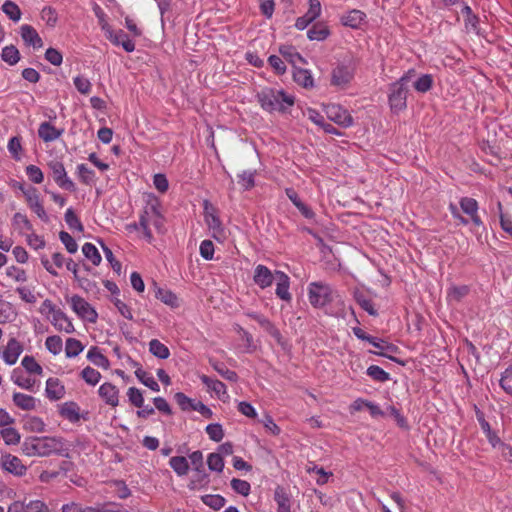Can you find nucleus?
<instances>
[{"label": "nucleus", "instance_id": "nucleus-45", "mask_svg": "<svg viewBox=\"0 0 512 512\" xmlns=\"http://www.w3.org/2000/svg\"><path fill=\"white\" fill-rule=\"evenodd\" d=\"M0 434L7 445H16L20 442V433L13 427H5Z\"/></svg>", "mask_w": 512, "mask_h": 512}, {"label": "nucleus", "instance_id": "nucleus-53", "mask_svg": "<svg viewBox=\"0 0 512 512\" xmlns=\"http://www.w3.org/2000/svg\"><path fill=\"white\" fill-rule=\"evenodd\" d=\"M59 238L69 253L74 254L77 252L78 244L69 233L61 231L59 233Z\"/></svg>", "mask_w": 512, "mask_h": 512}, {"label": "nucleus", "instance_id": "nucleus-44", "mask_svg": "<svg viewBox=\"0 0 512 512\" xmlns=\"http://www.w3.org/2000/svg\"><path fill=\"white\" fill-rule=\"evenodd\" d=\"M21 365L30 374L42 375L43 373V368L41 367L40 364L37 363L33 356H24V358L21 361Z\"/></svg>", "mask_w": 512, "mask_h": 512}, {"label": "nucleus", "instance_id": "nucleus-6", "mask_svg": "<svg viewBox=\"0 0 512 512\" xmlns=\"http://www.w3.org/2000/svg\"><path fill=\"white\" fill-rule=\"evenodd\" d=\"M71 309L81 319L90 323H95L98 318L96 310L81 296L73 295L67 299Z\"/></svg>", "mask_w": 512, "mask_h": 512}, {"label": "nucleus", "instance_id": "nucleus-49", "mask_svg": "<svg viewBox=\"0 0 512 512\" xmlns=\"http://www.w3.org/2000/svg\"><path fill=\"white\" fill-rule=\"evenodd\" d=\"M137 378L147 387H149L151 390L158 392L160 390L159 384L156 382V380L149 375L147 372L138 369L135 372Z\"/></svg>", "mask_w": 512, "mask_h": 512}, {"label": "nucleus", "instance_id": "nucleus-27", "mask_svg": "<svg viewBox=\"0 0 512 512\" xmlns=\"http://www.w3.org/2000/svg\"><path fill=\"white\" fill-rule=\"evenodd\" d=\"M23 428L32 433H43L46 430V424L42 418L34 415H26L22 419Z\"/></svg>", "mask_w": 512, "mask_h": 512}, {"label": "nucleus", "instance_id": "nucleus-61", "mask_svg": "<svg viewBox=\"0 0 512 512\" xmlns=\"http://www.w3.org/2000/svg\"><path fill=\"white\" fill-rule=\"evenodd\" d=\"M307 472L316 473V475H318L316 482L319 485L327 483L328 478L332 475V473L326 472L322 467H318L317 465L307 467Z\"/></svg>", "mask_w": 512, "mask_h": 512}, {"label": "nucleus", "instance_id": "nucleus-59", "mask_svg": "<svg viewBox=\"0 0 512 512\" xmlns=\"http://www.w3.org/2000/svg\"><path fill=\"white\" fill-rule=\"evenodd\" d=\"M73 82L79 93L87 95L91 92L92 85L86 77L76 76Z\"/></svg>", "mask_w": 512, "mask_h": 512}, {"label": "nucleus", "instance_id": "nucleus-38", "mask_svg": "<svg viewBox=\"0 0 512 512\" xmlns=\"http://www.w3.org/2000/svg\"><path fill=\"white\" fill-rule=\"evenodd\" d=\"M149 351L157 358L167 359L170 356V351L166 345L157 339H152L149 342Z\"/></svg>", "mask_w": 512, "mask_h": 512}, {"label": "nucleus", "instance_id": "nucleus-48", "mask_svg": "<svg viewBox=\"0 0 512 512\" xmlns=\"http://www.w3.org/2000/svg\"><path fill=\"white\" fill-rule=\"evenodd\" d=\"M45 346L53 355H58L63 349V342L60 336L53 335L46 338Z\"/></svg>", "mask_w": 512, "mask_h": 512}, {"label": "nucleus", "instance_id": "nucleus-63", "mask_svg": "<svg viewBox=\"0 0 512 512\" xmlns=\"http://www.w3.org/2000/svg\"><path fill=\"white\" fill-rule=\"evenodd\" d=\"M231 486L237 493L243 496H247L251 488L247 481L236 478L232 479Z\"/></svg>", "mask_w": 512, "mask_h": 512}, {"label": "nucleus", "instance_id": "nucleus-34", "mask_svg": "<svg viewBox=\"0 0 512 512\" xmlns=\"http://www.w3.org/2000/svg\"><path fill=\"white\" fill-rule=\"evenodd\" d=\"M1 59L13 66L20 60V52L14 45L5 46L1 52Z\"/></svg>", "mask_w": 512, "mask_h": 512}, {"label": "nucleus", "instance_id": "nucleus-58", "mask_svg": "<svg viewBox=\"0 0 512 512\" xmlns=\"http://www.w3.org/2000/svg\"><path fill=\"white\" fill-rule=\"evenodd\" d=\"M206 433L208 434L209 438L215 442L221 441L224 437L222 426L218 423L209 424L206 427Z\"/></svg>", "mask_w": 512, "mask_h": 512}, {"label": "nucleus", "instance_id": "nucleus-41", "mask_svg": "<svg viewBox=\"0 0 512 512\" xmlns=\"http://www.w3.org/2000/svg\"><path fill=\"white\" fill-rule=\"evenodd\" d=\"M2 11L14 22L19 21L21 18L22 13L19 6L11 0H6L3 3Z\"/></svg>", "mask_w": 512, "mask_h": 512}, {"label": "nucleus", "instance_id": "nucleus-10", "mask_svg": "<svg viewBox=\"0 0 512 512\" xmlns=\"http://www.w3.org/2000/svg\"><path fill=\"white\" fill-rule=\"evenodd\" d=\"M8 512H49V509L41 500L25 498L22 501H15L10 504Z\"/></svg>", "mask_w": 512, "mask_h": 512}, {"label": "nucleus", "instance_id": "nucleus-36", "mask_svg": "<svg viewBox=\"0 0 512 512\" xmlns=\"http://www.w3.org/2000/svg\"><path fill=\"white\" fill-rule=\"evenodd\" d=\"M469 293V287L466 285L462 286H451L447 290V300L452 302H459Z\"/></svg>", "mask_w": 512, "mask_h": 512}, {"label": "nucleus", "instance_id": "nucleus-4", "mask_svg": "<svg viewBox=\"0 0 512 512\" xmlns=\"http://www.w3.org/2000/svg\"><path fill=\"white\" fill-rule=\"evenodd\" d=\"M337 296V291L327 283L312 282L308 286L309 302L315 308L331 303Z\"/></svg>", "mask_w": 512, "mask_h": 512}, {"label": "nucleus", "instance_id": "nucleus-52", "mask_svg": "<svg viewBox=\"0 0 512 512\" xmlns=\"http://www.w3.org/2000/svg\"><path fill=\"white\" fill-rule=\"evenodd\" d=\"M211 365L214 368V370L217 371L226 380L232 382L237 380V374L234 371L229 370L223 363L211 362Z\"/></svg>", "mask_w": 512, "mask_h": 512}, {"label": "nucleus", "instance_id": "nucleus-1", "mask_svg": "<svg viewBox=\"0 0 512 512\" xmlns=\"http://www.w3.org/2000/svg\"><path fill=\"white\" fill-rule=\"evenodd\" d=\"M21 450L23 454L29 457H45L61 453L64 450V441L60 437H31L25 439Z\"/></svg>", "mask_w": 512, "mask_h": 512}, {"label": "nucleus", "instance_id": "nucleus-9", "mask_svg": "<svg viewBox=\"0 0 512 512\" xmlns=\"http://www.w3.org/2000/svg\"><path fill=\"white\" fill-rule=\"evenodd\" d=\"M327 117L335 122L336 124L347 128L353 124V118L351 114L340 105L331 104L326 107Z\"/></svg>", "mask_w": 512, "mask_h": 512}, {"label": "nucleus", "instance_id": "nucleus-28", "mask_svg": "<svg viewBox=\"0 0 512 512\" xmlns=\"http://www.w3.org/2000/svg\"><path fill=\"white\" fill-rule=\"evenodd\" d=\"M11 380L15 385L22 389L34 391L36 380L25 376L23 372L18 368L12 371Z\"/></svg>", "mask_w": 512, "mask_h": 512}, {"label": "nucleus", "instance_id": "nucleus-56", "mask_svg": "<svg viewBox=\"0 0 512 512\" xmlns=\"http://www.w3.org/2000/svg\"><path fill=\"white\" fill-rule=\"evenodd\" d=\"M202 501L215 510H219L225 505V499L220 495H205L202 497Z\"/></svg>", "mask_w": 512, "mask_h": 512}, {"label": "nucleus", "instance_id": "nucleus-21", "mask_svg": "<svg viewBox=\"0 0 512 512\" xmlns=\"http://www.w3.org/2000/svg\"><path fill=\"white\" fill-rule=\"evenodd\" d=\"M64 129L56 128L51 122L45 121L39 125L38 136L44 142H52L62 136Z\"/></svg>", "mask_w": 512, "mask_h": 512}, {"label": "nucleus", "instance_id": "nucleus-23", "mask_svg": "<svg viewBox=\"0 0 512 512\" xmlns=\"http://www.w3.org/2000/svg\"><path fill=\"white\" fill-rule=\"evenodd\" d=\"M202 383L208 388L209 391L213 392L217 398L220 400H225L229 398V395L226 390V386L223 382L212 379L206 375L200 376Z\"/></svg>", "mask_w": 512, "mask_h": 512}, {"label": "nucleus", "instance_id": "nucleus-33", "mask_svg": "<svg viewBox=\"0 0 512 512\" xmlns=\"http://www.w3.org/2000/svg\"><path fill=\"white\" fill-rule=\"evenodd\" d=\"M87 359L94 365L107 369L110 362L106 356H104L97 346H92L87 353Z\"/></svg>", "mask_w": 512, "mask_h": 512}, {"label": "nucleus", "instance_id": "nucleus-37", "mask_svg": "<svg viewBox=\"0 0 512 512\" xmlns=\"http://www.w3.org/2000/svg\"><path fill=\"white\" fill-rule=\"evenodd\" d=\"M84 350V345L75 338H68L65 343V355L67 358H74Z\"/></svg>", "mask_w": 512, "mask_h": 512}, {"label": "nucleus", "instance_id": "nucleus-15", "mask_svg": "<svg viewBox=\"0 0 512 512\" xmlns=\"http://www.w3.org/2000/svg\"><path fill=\"white\" fill-rule=\"evenodd\" d=\"M1 466L4 470L16 476H22L27 471V468L22 461L11 454L2 455Z\"/></svg>", "mask_w": 512, "mask_h": 512}, {"label": "nucleus", "instance_id": "nucleus-2", "mask_svg": "<svg viewBox=\"0 0 512 512\" xmlns=\"http://www.w3.org/2000/svg\"><path fill=\"white\" fill-rule=\"evenodd\" d=\"M256 99L261 108L270 113L274 111L285 113L295 102L293 96L273 88L262 89L256 94Z\"/></svg>", "mask_w": 512, "mask_h": 512}, {"label": "nucleus", "instance_id": "nucleus-29", "mask_svg": "<svg viewBox=\"0 0 512 512\" xmlns=\"http://www.w3.org/2000/svg\"><path fill=\"white\" fill-rule=\"evenodd\" d=\"M248 317L255 320L266 332H268L275 339H280L281 334L279 330L270 322L268 318L258 313H248Z\"/></svg>", "mask_w": 512, "mask_h": 512}, {"label": "nucleus", "instance_id": "nucleus-5", "mask_svg": "<svg viewBox=\"0 0 512 512\" xmlns=\"http://www.w3.org/2000/svg\"><path fill=\"white\" fill-rule=\"evenodd\" d=\"M48 168L54 182L62 189L69 192H76L75 183L68 177L66 169L61 161L51 160L48 162Z\"/></svg>", "mask_w": 512, "mask_h": 512}, {"label": "nucleus", "instance_id": "nucleus-57", "mask_svg": "<svg viewBox=\"0 0 512 512\" xmlns=\"http://www.w3.org/2000/svg\"><path fill=\"white\" fill-rule=\"evenodd\" d=\"M26 174L29 180L35 184H40L44 180V175L42 170L35 165H29L26 167Z\"/></svg>", "mask_w": 512, "mask_h": 512}, {"label": "nucleus", "instance_id": "nucleus-64", "mask_svg": "<svg viewBox=\"0 0 512 512\" xmlns=\"http://www.w3.org/2000/svg\"><path fill=\"white\" fill-rule=\"evenodd\" d=\"M113 304L117 308L118 312L126 319L133 320V314L131 308L125 304L119 298L113 299Z\"/></svg>", "mask_w": 512, "mask_h": 512}, {"label": "nucleus", "instance_id": "nucleus-60", "mask_svg": "<svg viewBox=\"0 0 512 512\" xmlns=\"http://www.w3.org/2000/svg\"><path fill=\"white\" fill-rule=\"evenodd\" d=\"M255 174L254 171H244L242 174H240L238 183L246 190L251 189L255 185Z\"/></svg>", "mask_w": 512, "mask_h": 512}, {"label": "nucleus", "instance_id": "nucleus-22", "mask_svg": "<svg viewBox=\"0 0 512 512\" xmlns=\"http://www.w3.org/2000/svg\"><path fill=\"white\" fill-rule=\"evenodd\" d=\"M20 35L27 46H33V48H41L43 46L41 37L31 25H22L20 27Z\"/></svg>", "mask_w": 512, "mask_h": 512}, {"label": "nucleus", "instance_id": "nucleus-20", "mask_svg": "<svg viewBox=\"0 0 512 512\" xmlns=\"http://www.w3.org/2000/svg\"><path fill=\"white\" fill-rule=\"evenodd\" d=\"M49 320L58 331H63L67 334L73 333L75 331L72 321L60 308Z\"/></svg>", "mask_w": 512, "mask_h": 512}, {"label": "nucleus", "instance_id": "nucleus-7", "mask_svg": "<svg viewBox=\"0 0 512 512\" xmlns=\"http://www.w3.org/2000/svg\"><path fill=\"white\" fill-rule=\"evenodd\" d=\"M164 220L163 206L160 201L156 197L149 199L144 207L139 224H161Z\"/></svg>", "mask_w": 512, "mask_h": 512}, {"label": "nucleus", "instance_id": "nucleus-42", "mask_svg": "<svg viewBox=\"0 0 512 512\" xmlns=\"http://www.w3.org/2000/svg\"><path fill=\"white\" fill-rule=\"evenodd\" d=\"M84 256L92 262L93 265L98 266L101 263L102 257L95 245L85 243L82 247Z\"/></svg>", "mask_w": 512, "mask_h": 512}, {"label": "nucleus", "instance_id": "nucleus-47", "mask_svg": "<svg viewBox=\"0 0 512 512\" xmlns=\"http://www.w3.org/2000/svg\"><path fill=\"white\" fill-rule=\"evenodd\" d=\"M82 379L89 385L95 386L101 379V374L96 369L87 366L81 372Z\"/></svg>", "mask_w": 512, "mask_h": 512}, {"label": "nucleus", "instance_id": "nucleus-30", "mask_svg": "<svg viewBox=\"0 0 512 512\" xmlns=\"http://www.w3.org/2000/svg\"><path fill=\"white\" fill-rule=\"evenodd\" d=\"M277 276V287H276V295L285 301H289L291 299V294L289 293V278L286 274L282 272H276Z\"/></svg>", "mask_w": 512, "mask_h": 512}, {"label": "nucleus", "instance_id": "nucleus-18", "mask_svg": "<svg viewBox=\"0 0 512 512\" xmlns=\"http://www.w3.org/2000/svg\"><path fill=\"white\" fill-rule=\"evenodd\" d=\"M65 387L58 378H48L46 381L45 395L51 401H58L65 396Z\"/></svg>", "mask_w": 512, "mask_h": 512}, {"label": "nucleus", "instance_id": "nucleus-16", "mask_svg": "<svg viewBox=\"0 0 512 512\" xmlns=\"http://www.w3.org/2000/svg\"><path fill=\"white\" fill-rule=\"evenodd\" d=\"M342 25L352 28L360 29L361 26L366 22V14L358 9H352L346 14L341 16Z\"/></svg>", "mask_w": 512, "mask_h": 512}, {"label": "nucleus", "instance_id": "nucleus-40", "mask_svg": "<svg viewBox=\"0 0 512 512\" xmlns=\"http://www.w3.org/2000/svg\"><path fill=\"white\" fill-rule=\"evenodd\" d=\"M77 174L79 180L85 185H93L96 177L95 172L89 169L85 164H79L77 166Z\"/></svg>", "mask_w": 512, "mask_h": 512}, {"label": "nucleus", "instance_id": "nucleus-39", "mask_svg": "<svg viewBox=\"0 0 512 512\" xmlns=\"http://www.w3.org/2000/svg\"><path fill=\"white\" fill-rule=\"evenodd\" d=\"M171 468L179 475L184 476L187 474L189 470V464L185 457L183 456H175L172 457L169 461Z\"/></svg>", "mask_w": 512, "mask_h": 512}, {"label": "nucleus", "instance_id": "nucleus-13", "mask_svg": "<svg viewBox=\"0 0 512 512\" xmlns=\"http://www.w3.org/2000/svg\"><path fill=\"white\" fill-rule=\"evenodd\" d=\"M25 197L30 209L37 214L39 219L43 222L48 221V216L41 203L39 193L36 188H30L25 192Z\"/></svg>", "mask_w": 512, "mask_h": 512}, {"label": "nucleus", "instance_id": "nucleus-3", "mask_svg": "<svg viewBox=\"0 0 512 512\" xmlns=\"http://www.w3.org/2000/svg\"><path fill=\"white\" fill-rule=\"evenodd\" d=\"M415 70L410 69L388 88V103L393 113H399L407 107L408 85Z\"/></svg>", "mask_w": 512, "mask_h": 512}, {"label": "nucleus", "instance_id": "nucleus-32", "mask_svg": "<svg viewBox=\"0 0 512 512\" xmlns=\"http://www.w3.org/2000/svg\"><path fill=\"white\" fill-rule=\"evenodd\" d=\"M293 79L298 85L304 88H312L314 86L313 77L307 69L295 68L293 71Z\"/></svg>", "mask_w": 512, "mask_h": 512}, {"label": "nucleus", "instance_id": "nucleus-43", "mask_svg": "<svg viewBox=\"0 0 512 512\" xmlns=\"http://www.w3.org/2000/svg\"><path fill=\"white\" fill-rule=\"evenodd\" d=\"M280 54L287 60L288 62L292 63L293 65L297 62H305L303 57L300 55L299 52L295 49L293 46H281L279 48Z\"/></svg>", "mask_w": 512, "mask_h": 512}, {"label": "nucleus", "instance_id": "nucleus-35", "mask_svg": "<svg viewBox=\"0 0 512 512\" xmlns=\"http://www.w3.org/2000/svg\"><path fill=\"white\" fill-rule=\"evenodd\" d=\"M203 214L206 224H220L217 208L208 200L203 201Z\"/></svg>", "mask_w": 512, "mask_h": 512}, {"label": "nucleus", "instance_id": "nucleus-31", "mask_svg": "<svg viewBox=\"0 0 512 512\" xmlns=\"http://www.w3.org/2000/svg\"><path fill=\"white\" fill-rule=\"evenodd\" d=\"M285 192L287 197L298 208L302 215H304L307 219L313 217L312 210L300 199L298 193L293 188H287Z\"/></svg>", "mask_w": 512, "mask_h": 512}, {"label": "nucleus", "instance_id": "nucleus-12", "mask_svg": "<svg viewBox=\"0 0 512 512\" xmlns=\"http://www.w3.org/2000/svg\"><path fill=\"white\" fill-rule=\"evenodd\" d=\"M58 412L62 418L71 423H78L81 419H87V413H81L79 405L74 401H67L59 405Z\"/></svg>", "mask_w": 512, "mask_h": 512}, {"label": "nucleus", "instance_id": "nucleus-51", "mask_svg": "<svg viewBox=\"0 0 512 512\" xmlns=\"http://www.w3.org/2000/svg\"><path fill=\"white\" fill-rule=\"evenodd\" d=\"M156 298L161 300L163 303L175 307L178 305V299L175 294L169 290L159 288L156 292Z\"/></svg>", "mask_w": 512, "mask_h": 512}, {"label": "nucleus", "instance_id": "nucleus-50", "mask_svg": "<svg viewBox=\"0 0 512 512\" xmlns=\"http://www.w3.org/2000/svg\"><path fill=\"white\" fill-rule=\"evenodd\" d=\"M367 375L378 382H386L389 380V373L377 365L369 366L367 369Z\"/></svg>", "mask_w": 512, "mask_h": 512}, {"label": "nucleus", "instance_id": "nucleus-46", "mask_svg": "<svg viewBox=\"0 0 512 512\" xmlns=\"http://www.w3.org/2000/svg\"><path fill=\"white\" fill-rule=\"evenodd\" d=\"M433 77L430 74H424L419 77L413 84L417 92L426 93L433 87Z\"/></svg>", "mask_w": 512, "mask_h": 512}, {"label": "nucleus", "instance_id": "nucleus-19", "mask_svg": "<svg viewBox=\"0 0 512 512\" xmlns=\"http://www.w3.org/2000/svg\"><path fill=\"white\" fill-rule=\"evenodd\" d=\"M253 281L257 286L265 289L272 285L274 275L266 266L259 264L255 267Z\"/></svg>", "mask_w": 512, "mask_h": 512}, {"label": "nucleus", "instance_id": "nucleus-8", "mask_svg": "<svg viewBox=\"0 0 512 512\" xmlns=\"http://www.w3.org/2000/svg\"><path fill=\"white\" fill-rule=\"evenodd\" d=\"M102 30L105 32L106 38L114 45L122 46V48L128 53L135 50V43L123 30H113L108 23H104L102 25Z\"/></svg>", "mask_w": 512, "mask_h": 512}, {"label": "nucleus", "instance_id": "nucleus-54", "mask_svg": "<svg viewBox=\"0 0 512 512\" xmlns=\"http://www.w3.org/2000/svg\"><path fill=\"white\" fill-rule=\"evenodd\" d=\"M207 464L210 470L216 472H222L224 468V461L219 453L209 454Z\"/></svg>", "mask_w": 512, "mask_h": 512}, {"label": "nucleus", "instance_id": "nucleus-14", "mask_svg": "<svg viewBox=\"0 0 512 512\" xmlns=\"http://www.w3.org/2000/svg\"><path fill=\"white\" fill-rule=\"evenodd\" d=\"M22 352V344L15 338H12L1 352V357L7 365H14Z\"/></svg>", "mask_w": 512, "mask_h": 512}, {"label": "nucleus", "instance_id": "nucleus-24", "mask_svg": "<svg viewBox=\"0 0 512 512\" xmlns=\"http://www.w3.org/2000/svg\"><path fill=\"white\" fill-rule=\"evenodd\" d=\"M99 395L106 404L116 407L119 404V390L111 383H104L99 387Z\"/></svg>", "mask_w": 512, "mask_h": 512}, {"label": "nucleus", "instance_id": "nucleus-11", "mask_svg": "<svg viewBox=\"0 0 512 512\" xmlns=\"http://www.w3.org/2000/svg\"><path fill=\"white\" fill-rule=\"evenodd\" d=\"M354 77V68L350 65L339 64L331 72V84L337 87L347 86Z\"/></svg>", "mask_w": 512, "mask_h": 512}, {"label": "nucleus", "instance_id": "nucleus-55", "mask_svg": "<svg viewBox=\"0 0 512 512\" xmlns=\"http://www.w3.org/2000/svg\"><path fill=\"white\" fill-rule=\"evenodd\" d=\"M127 396L132 405L137 408L143 407L144 398L142 392L139 389L130 387L127 391Z\"/></svg>", "mask_w": 512, "mask_h": 512}, {"label": "nucleus", "instance_id": "nucleus-25", "mask_svg": "<svg viewBox=\"0 0 512 512\" xmlns=\"http://www.w3.org/2000/svg\"><path fill=\"white\" fill-rule=\"evenodd\" d=\"M462 211L469 217L474 224H482V220L478 217V203L475 199L464 197L460 200Z\"/></svg>", "mask_w": 512, "mask_h": 512}, {"label": "nucleus", "instance_id": "nucleus-17", "mask_svg": "<svg viewBox=\"0 0 512 512\" xmlns=\"http://www.w3.org/2000/svg\"><path fill=\"white\" fill-rule=\"evenodd\" d=\"M12 400L16 407L24 411H34L40 404L39 399L21 392H15Z\"/></svg>", "mask_w": 512, "mask_h": 512}, {"label": "nucleus", "instance_id": "nucleus-26", "mask_svg": "<svg viewBox=\"0 0 512 512\" xmlns=\"http://www.w3.org/2000/svg\"><path fill=\"white\" fill-rule=\"evenodd\" d=\"M331 34L328 25L324 22H317L307 31V37L311 41H324Z\"/></svg>", "mask_w": 512, "mask_h": 512}, {"label": "nucleus", "instance_id": "nucleus-62", "mask_svg": "<svg viewBox=\"0 0 512 512\" xmlns=\"http://www.w3.org/2000/svg\"><path fill=\"white\" fill-rule=\"evenodd\" d=\"M131 233H135L138 237L145 239L148 242L152 241V231L149 226H128Z\"/></svg>", "mask_w": 512, "mask_h": 512}]
</instances>
